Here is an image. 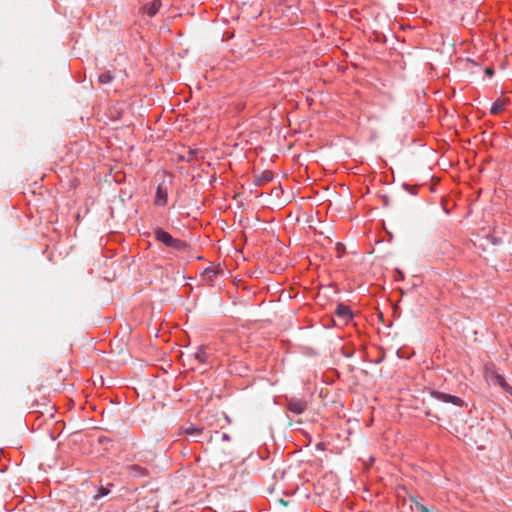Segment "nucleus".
Wrapping results in <instances>:
<instances>
[{"label": "nucleus", "instance_id": "0eeeda50", "mask_svg": "<svg viewBox=\"0 0 512 512\" xmlns=\"http://www.w3.org/2000/svg\"><path fill=\"white\" fill-rule=\"evenodd\" d=\"M161 0H153L150 3H147L141 8L143 14L148 15L149 17H154L161 8Z\"/></svg>", "mask_w": 512, "mask_h": 512}, {"label": "nucleus", "instance_id": "a211bd4d", "mask_svg": "<svg viewBox=\"0 0 512 512\" xmlns=\"http://www.w3.org/2000/svg\"><path fill=\"white\" fill-rule=\"evenodd\" d=\"M404 187H405L407 190H409L412 194H415V193H416V191H417V187H416V186H414V187H412V189H410V188H409V186H408L407 184H405V185H404Z\"/></svg>", "mask_w": 512, "mask_h": 512}, {"label": "nucleus", "instance_id": "9b49d317", "mask_svg": "<svg viewBox=\"0 0 512 512\" xmlns=\"http://www.w3.org/2000/svg\"><path fill=\"white\" fill-rule=\"evenodd\" d=\"M195 358L201 363L205 364L208 362L209 355L207 353V346L200 345L195 353Z\"/></svg>", "mask_w": 512, "mask_h": 512}, {"label": "nucleus", "instance_id": "423d86ee", "mask_svg": "<svg viewBox=\"0 0 512 512\" xmlns=\"http://www.w3.org/2000/svg\"><path fill=\"white\" fill-rule=\"evenodd\" d=\"M485 377L497 385L503 384L505 380L502 375L496 372L493 364L485 366Z\"/></svg>", "mask_w": 512, "mask_h": 512}, {"label": "nucleus", "instance_id": "20e7f679", "mask_svg": "<svg viewBox=\"0 0 512 512\" xmlns=\"http://www.w3.org/2000/svg\"><path fill=\"white\" fill-rule=\"evenodd\" d=\"M431 394L435 399L445 402V403H452L455 406H459V407H462L464 404V401L461 398L454 396V395H450V394H447L444 392H439V391H433Z\"/></svg>", "mask_w": 512, "mask_h": 512}, {"label": "nucleus", "instance_id": "f257e3e1", "mask_svg": "<svg viewBox=\"0 0 512 512\" xmlns=\"http://www.w3.org/2000/svg\"><path fill=\"white\" fill-rule=\"evenodd\" d=\"M154 237L157 242L165 245L167 248H170V253L173 255H176V253L187 252L191 248L187 242L173 237L169 232L160 227L154 229Z\"/></svg>", "mask_w": 512, "mask_h": 512}, {"label": "nucleus", "instance_id": "f3484780", "mask_svg": "<svg viewBox=\"0 0 512 512\" xmlns=\"http://www.w3.org/2000/svg\"><path fill=\"white\" fill-rule=\"evenodd\" d=\"M415 505H416V508H417V512H430L429 509L426 506H424V505H422V504H420L418 502H415Z\"/></svg>", "mask_w": 512, "mask_h": 512}, {"label": "nucleus", "instance_id": "39448f33", "mask_svg": "<svg viewBox=\"0 0 512 512\" xmlns=\"http://www.w3.org/2000/svg\"><path fill=\"white\" fill-rule=\"evenodd\" d=\"M335 316L338 317L344 324H347L353 317L352 311L349 306L339 304L334 312Z\"/></svg>", "mask_w": 512, "mask_h": 512}, {"label": "nucleus", "instance_id": "1a4fd4ad", "mask_svg": "<svg viewBox=\"0 0 512 512\" xmlns=\"http://www.w3.org/2000/svg\"><path fill=\"white\" fill-rule=\"evenodd\" d=\"M167 201H168L167 189L164 188L162 185H158V187L156 189L155 200H154L155 205L163 207L167 204Z\"/></svg>", "mask_w": 512, "mask_h": 512}, {"label": "nucleus", "instance_id": "7ed1b4c3", "mask_svg": "<svg viewBox=\"0 0 512 512\" xmlns=\"http://www.w3.org/2000/svg\"><path fill=\"white\" fill-rule=\"evenodd\" d=\"M182 434H185L192 438L195 442H202L204 428L198 427L193 424H188L181 427Z\"/></svg>", "mask_w": 512, "mask_h": 512}, {"label": "nucleus", "instance_id": "2eb2a0df", "mask_svg": "<svg viewBox=\"0 0 512 512\" xmlns=\"http://www.w3.org/2000/svg\"><path fill=\"white\" fill-rule=\"evenodd\" d=\"M110 493V490L109 488L107 487H104V486H101L98 491H97V494L94 495V500H99L100 498L108 495Z\"/></svg>", "mask_w": 512, "mask_h": 512}, {"label": "nucleus", "instance_id": "6ab92c4d", "mask_svg": "<svg viewBox=\"0 0 512 512\" xmlns=\"http://www.w3.org/2000/svg\"><path fill=\"white\" fill-rule=\"evenodd\" d=\"M221 438H222L223 441H229L230 440V436L227 433H223Z\"/></svg>", "mask_w": 512, "mask_h": 512}, {"label": "nucleus", "instance_id": "4468645a", "mask_svg": "<svg viewBox=\"0 0 512 512\" xmlns=\"http://www.w3.org/2000/svg\"><path fill=\"white\" fill-rule=\"evenodd\" d=\"M218 272L214 268H206L202 274L205 281H212Z\"/></svg>", "mask_w": 512, "mask_h": 512}, {"label": "nucleus", "instance_id": "ddd939ff", "mask_svg": "<svg viewBox=\"0 0 512 512\" xmlns=\"http://www.w3.org/2000/svg\"><path fill=\"white\" fill-rule=\"evenodd\" d=\"M272 180H273V173H272V171L265 170L260 175V177L258 179V184L261 185V184H264V183H268V182H270Z\"/></svg>", "mask_w": 512, "mask_h": 512}, {"label": "nucleus", "instance_id": "f03ea898", "mask_svg": "<svg viewBox=\"0 0 512 512\" xmlns=\"http://www.w3.org/2000/svg\"><path fill=\"white\" fill-rule=\"evenodd\" d=\"M307 409V402L303 398L291 397L287 399V410L291 413L300 415Z\"/></svg>", "mask_w": 512, "mask_h": 512}, {"label": "nucleus", "instance_id": "dca6fc26", "mask_svg": "<svg viewBox=\"0 0 512 512\" xmlns=\"http://www.w3.org/2000/svg\"><path fill=\"white\" fill-rule=\"evenodd\" d=\"M499 386H501V388L506 392V393H509V394H512V386H510L505 380H504V383L503 384H500Z\"/></svg>", "mask_w": 512, "mask_h": 512}, {"label": "nucleus", "instance_id": "9d476101", "mask_svg": "<svg viewBox=\"0 0 512 512\" xmlns=\"http://www.w3.org/2000/svg\"><path fill=\"white\" fill-rule=\"evenodd\" d=\"M509 103H510L509 98L496 99L490 108V113L492 115H499Z\"/></svg>", "mask_w": 512, "mask_h": 512}, {"label": "nucleus", "instance_id": "f8f14e48", "mask_svg": "<svg viewBox=\"0 0 512 512\" xmlns=\"http://www.w3.org/2000/svg\"><path fill=\"white\" fill-rule=\"evenodd\" d=\"M114 75L110 71H105L98 76V82L101 85L109 84L113 81Z\"/></svg>", "mask_w": 512, "mask_h": 512}, {"label": "nucleus", "instance_id": "412c9836", "mask_svg": "<svg viewBox=\"0 0 512 512\" xmlns=\"http://www.w3.org/2000/svg\"><path fill=\"white\" fill-rule=\"evenodd\" d=\"M511 349H512V344L510 345Z\"/></svg>", "mask_w": 512, "mask_h": 512}, {"label": "nucleus", "instance_id": "aec40b11", "mask_svg": "<svg viewBox=\"0 0 512 512\" xmlns=\"http://www.w3.org/2000/svg\"><path fill=\"white\" fill-rule=\"evenodd\" d=\"M486 72H487L488 74H490V75L492 74V71H490L489 69H487V71H486Z\"/></svg>", "mask_w": 512, "mask_h": 512}, {"label": "nucleus", "instance_id": "6e6552de", "mask_svg": "<svg viewBox=\"0 0 512 512\" xmlns=\"http://www.w3.org/2000/svg\"><path fill=\"white\" fill-rule=\"evenodd\" d=\"M127 474L131 477L139 478L148 475V470L138 464H132L126 467Z\"/></svg>", "mask_w": 512, "mask_h": 512}]
</instances>
